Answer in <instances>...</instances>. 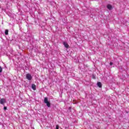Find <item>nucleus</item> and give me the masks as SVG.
Returning a JSON list of instances; mask_svg holds the SVG:
<instances>
[{
    "mask_svg": "<svg viewBox=\"0 0 129 129\" xmlns=\"http://www.w3.org/2000/svg\"><path fill=\"white\" fill-rule=\"evenodd\" d=\"M3 72V68H2V67H0V73H2Z\"/></svg>",
    "mask_w": 129,
    "mask_h": 129,
    "instance_id": "nucleus-9",
    "label": "nucleus"
},
{
    "mask_svg": "<svg viewBox=\"0 0 129 129\" xmlns=\"http://www.w3.org/2000/svg\"><path fill=\"white\" fill-rule=\"evenodd\" d=\"M5 35H9V30H8V29H6V30H5Z\"/></svg>",
    "mask_w": 129,
    "mask_h": 129,
    "instance_id": "nucleus-8",
    "label": "nucleus"
},
{
    "mask_svg": "<svg viewBox=\"0 0 129 129\" xmlns=\"http://www.w3.org/2000/svg\"><path fill=\"white\" fill-rule=\"evenodd\" d=\"M55 129H59V125H56Z\"/></svg>",
    "mask_w": 129,
    "mask_h": 129,
    "instance_id": "nucleus-10",
    "label": "nucleus"
},
{
    "mask_svg": "<svg viewBox=\"0 0 129 129\" xmlns=\"http://www.w3.org/2000/svg\"><path fill=\"white\" fill-rule=\"evenodd\" d=\"M63 45L64 46V47L67 48H69V45H68V43H67V42H63Z\"/></svg>",
    "mask_w": 129,
    "mask_h": 129,
    "instance_id": "nucleus-5",
    "label": "nucleus"
},
{
    "mask_svg": "<svg viewBox=\"0 0 129 129\" xmlns=\"http://www.w3.org/2000/svg\"><path fill=\"white\" fill-rule=\"evenodd\" d=\"M6 102V99L4 98H2L0 99V103L1 104H4V103H5Z\"/></svg>",
    "mask_w": 129,
    "mask_h": 129,
    "instance_id": "nucleus-4",
    "label": "nucleus"
},
{
    "mask_svg": "<svg viewBox=\"0 0 129 129\" xmlns=\"http://www.w3.org/2000/svg\"><path fill=\"white\" fill-rule=\"evenodd\" d=\"M8 15V16H9V17H12V14H7Z\"/></svg>",
    "mask_w": 129,
    "mask_h": 129,
    "instance_id": "nucleus-13",
    "label": "nucleus"
},
{
    "mask_svg": "<svg viewBox=\"0 0 129 129\" xmlns=\"http://www.w3.org/2000/svg\"><path fill=\"white\" fill-rule=\"evenodd\" d=\"M97 85V86L99 87V88H101V87H102V84L100 82H98Z\"/></svg>",
    "mask_w": 129,
    "mask_h": 129,
    "instance_id": "nucleus-6",
    "label": "nucleus"
},
{
    "mask_svg": "<svg viewBox=\"0 0 129 129\" xmlns=\"http://www.w3.org/2000/svg\"><path fill=\"white\" fill-rule=\"evenodd\" d=\"M4 110H7V107H6V106H5V107H4Z\"/></svg>",
    "mask_w": 129,
    "mask_h": 129,
    "instance_id": "nucleus-12",
    "label": "nucleus"
},
{
    "mask_svg": "<svg viewBox=\"0 0 129 129\" xmlns=\"http://www.w3.org/2000/svg\"><path fill=\"white\" fill-rule=\"evenodd\" d=\"M113 63L112 62H110V66H112V65H113Z\"/></svg>",
    "mask_w": 129,
    "mask_h": 129,
    "instance_id": "nucleus-11",
    "label": "nucleus"
},
{
    "mask_svg": "<svg viewBox=\"0 0 129 129\" xmlns=\"http://www.w3.org/2000/svg\"><path fill=\"white\" fill-rule=\"evenodd\" d=\"M107 8L108 9V10H109V11H111V10L113 9V8L112 7V6L110 5V4H108L107 6Z\"/></svg>",
    "mask_w": 129,
    "mask_h": 129,
    "instance_id": "nucleus-3",
    "label": "nucleus"
},
{
    "mask_svg": "<svg viewBox=\"0 0 129 129\" xmlns=\"http://www.w3.org/2000/svg\"><path fill=\"white\" fill-rule=\"evenodd\" d=\"M31 88L33 90H36V85H35L34 84H32L31 85Z\"/></svg>",
    "mask_w": 129,
    "mask_h": 129,
    "instance_id": "nucleus-7",
    "label": "nucleus"
},
{
    "mask_svg": "<svg viewBox=\"0 0 129 129\" xmlns=\"http://www.w3.org/2000/svg\"><path fill=\"white\" fill-rule=\"evenodd\" d=\"M44 103L46 104V106H47V107H51V103H50V102L48 101V98L47 97L44 98Z\"/></svg>",
    "mask_w": 129,
    "mask_h": 129,
    "instance_id": "nucleus-1",
    "label": "nucleus"
},
{
    "mask_svg": "<svg viewBox=\"0 0 129 129\" xmlns=\"http://www.w3.org/2000/svg\"><path fill=\"white\" fill-rule=\"evenodd\" d=\"M26 77L27 80L31 81L32 80V79H33V77H32V76L30 74H27Z\"/></svg>",
    "mask_w": 129,
    "mask_h": 129,
    "instance_id": "nucleus-2",
    "label": "nucleus"
}]
</instances>
